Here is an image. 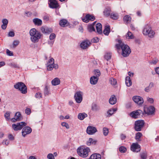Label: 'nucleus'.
Listing matches in <instances>:
<instances>
[{
    "mask_svg": "<svg viewBox=\"0 0 159 159\" xmlns=\"http://www.w3.org/2000/svg\"><path fill=\"white\" fill-rule=\"evenodd\" d=\"M118 43L116 45L118 49L120 48L122 50V55L123 57H128L131 52V50L129 47L123 43L121 40H118Z\"/></svg>",
    "mask_w": 159,
    "mask_h": 159,
    "instance_id": "f257e3e1",
    "label": "nucleus"
},
{
    "mask_svg": "<svg viewBox=\"0 0 159 159\" xmlns=\"http://www.w3.org/2000/svg\"><path fill=\"white\" fill-rule=\"evenodd\" d=\"M30 34L31 36V40L34 43L38 42L42 35L40 32L35 28L31 29L30 31Z\"/></svg>",
    "mask_w": 159,
    "mask_h": 159,
    "instance_id": "f03ea898",
    "label": "nucleus"
},
{
    "mask_svg": "<svg viewBox=\"0 0 159 159\" xmlns=\"http://www.w3.org/2000/svg\"><path fill=\"white\" fill-rule=\"evenodd\" d=\"M143 33L145 35H148L150 38H152L154 37L155 33L152 30L151 27L150 25H146L144 26L143 31Z\"/></svg>",
    "mask_w": 159,
    "mask_h": 159,
    "instance_id": "7ed1b4c3",
    "label": "nucleus"
},
{
    "mask_svg": "<svg viewBox=\"0 0 159 159\" xmlns=\"http://www.w3.org/2000/svg\"><path fill=\"white\" fill-rule=\"evenodd\" d=\"M90 151V149L88 147L83 148L80 147H79L77 150V152L78 155L80 156L83 157H87L88 156L89 152Z\"/></svg>",
    "mask_w": 159,
    "mask_h": 159,
    "instance_id": "20e7f679",
    "label": "nucleus"
},
{
    "mask_svg": "<svg viewBox=\"0 0 159 159\" xmlns=\"http://www.w3.org/2000/svg\"><path fill=\"white\" fill-rule=\"evenodd\" d=\"M14 87L18 89L23 94H25L27 93V88L25 84L23 82H19L14 85Z\"/></svg>",
    "mask_w": 159,
    "mask_h": 159,
    "instance_id": "39448f33",
    "label": "nucleus"
},
{
    "mask_svg": "<svg viewBox=\"0 0 159 159\" xmlns=\"http://www.w3.org/2000/svg\"><path fill=\"white\" fill-rule=\"evenodd\" d=\"M144 122L143 120H138L136 121L134 123V129L137 131H139L141 130L142 129L144 126Z\"/></svg>",
    "mask_w": 159,
    "mask_h": 159,
    "instance_id": "423d86ee",
    "label": "nucleus"
},
{
    "mask_svg": "<svg viewBox=\"0 0 159 159\" xmlns=\"http://www.w3.org/2000/svg\"><path fill=\"white\" fill-rule=\"evenodd\" d=\"M27 124L24 122H21L16 124L12 125V127L15 131L21 130Z\"/></svg>",
    "mask_w": 159,
    "mask_h": 159,
    "instance_id": "0eeeda50",
    "label": "nucleus"
},
{
    "mask_svg": "<svg viewBox=\"0 0 159 159\" xmlns=\"http://www.w3.org/2000/svg\"><path fill=\"white\" fill-rule=\"evenodd\" d=\"M143 113L141 110L133 111L130 113V115L133 118L136 119L139 118L140 116H142Z\"/></svg>",
    "mask_w": 159,
    "mask_h": 159,
    "instance_id": "6e6552de",
    "label": "nucleus"
},
{
    "mask_svg": "<svg viewBox=\"0 0 159 159\" xmlns=\"http://www.w3.org/2000/svg\"><path fill=\"white\" fill-rule=\"evenodd\" d=\"M83 93L81 91L76 92L74 95V98L76 102L77 103H80L82 100Z\"/></svg>",
    "mask_w": 159,
    "mask_h": 159,
    "instance_id": "1a4fd4ad",
    "label": "nucleus"
},
{
    "mask_svg": "<svg viewBox=\"0 0 159 159\" xmlns=\"http://www.w3.org/2000/svg\"><path fill=\"white\" fill-rule=\"evenodd\" d=\"M91 43L88 40H84L80 44V47L83 49H86L90 46Z\"/></svg>",
    "mask_w": 159,
    "mask_h": 159,
    "instance_id": "9d476101",
    "label": "nucleus"
},
{
    "mask_svg": "<svg viewBox=\"0 0 159 159\" xmlns=\"http://www.w3.org/2000/svg\"><path fill=\"white\" fill-rule=\"evenodd\" d=\"M95 19V17L94 16L89 14H87L85 17L82 18V21L85 23L88 22L90 20L93 21Z\"/></svg>",
    "mask_w": 159,
    "mask_h": 159,
    "instance_id": "9b49d317",
    "label": "nucleus"
},
{
    "mask_svg": "<svg viewBox=\"0 0 159 159\" xmlns=\"http://www.w3.org/2000/svg\"><path fill=\"white\" fill-rule=\"evenodd\" d=\"M48 4L49 7L53 9L57 8L59 6L57 0H48Z\"/></svg>",
    "mask_w": 159,
    "mask_h": 159,
    "instance_id": "f8f14e48",
    "label": "nucleus"
},
{
    "mask_svg": "<svg viewBox=\"0 0 159 159\" xmlns=\"http://www.w3.org/2000/svg\"><path fill=\"white\" fill-rule=\"evenodd\" d=\"M31 128L29 126H25L22 129V135L25 137L27 134H30L32 132Z\"/></svg>",
    "mask_w": 159,
    "mask_h": 159,
    "instance_id": "ddd939ff",
    "label": "nucleus"
},
{
    "mask_svg": "<svg viewBox=\"0 0 159 159\" xmlns=\"http://www.w3.org/2000/svg\"><path fill=\"white\" fill-rule=\"evenodd\" d=\"M133 100L139 105L142 104L143 102V100L142 98L138 96H134L133 97Z\"/></svg>",
    "mask_w": 159,
    "mask_h": 159,
    "instance_id": "4468645a",
    "label": "nucleus"
},
{
    "mask_svg": "<svg viewBox=\"0 0 159 159\" xmlns=\"http://www.w3.org/2000/svg\"><path fill=\"white\" fill-rule=\"evenodd\" d=\"M22 117L20 112H16L14 116V117L11 119V121L15 122L16 121H19L21 120Z\"/></svg>",
    "mask_w": 159,
    "mask_h": 159,
    "instance_id": "2eb2a0df",
    "label": "nucleus"
},
{
    "mask_svg": "<svg viewBox=\"0 0 159 159\" xmlns=\"http://www.w3.org/2000/svg\"><path fill=\"white\" fill-rule=\"evenodd\" d=\"M131 150L137 152L140 151V146L137 143H133L131 147Z\"/></svg>",
    "mask_w": 159,
    "mask_h": 159,
    "instance_id": "dca6fc26",
    "label": "nucleus"
},
{
    "mask_svg": "<svg viewBox=\"0 0 159 159\" xmlns=\"http://www.w3.org/2000/svg\"><path fill=\"white\" fill-rule=\"evenodd\" d=\"M97 131L96 128L92 126H89L87 128L86 132L89 134H93Z\"/></svg>",
    "mask_w": 159,
    "mask_h": 159,
    "instance_id": "f3484780",
    "label": "nucleus"
},
{
    "mask_svg": "<svg viewBox=\"0 0 159 159\" xmlns=\"http://www.w3.org/2000/svg\"><path fill=\"white\" fill-rule=\"evenodd\" d=\"M154 111L155 108L152 106L149 107L144 110L145 113L148 115H152L154 113Z\"/></svg>",
    "mask_w": 159,
    "mask_h": 159,
    "instance_id": "a211bd4d",
    "label": "nucleus"
},
{
    "mask_svg": "<svg viewBox=\"0 0 159 159\" xmlns=\"http://www.w3.org/2000/svg\"><path fill=\"white\" fill-rule=\"evenodd\" d=\"M99 78L98 77L93 76L90 78V82L91 84L94 85L96 84L98 81Z\"/></svg>",
    "mask_w": 159,
    "mask_h": 159,
    "instance_id": "6ab92c4d",
    "label": "nucleus"
},
{
    "mask_svg": "<svg viewBox=\"0 0 159 159\" xmlns=\"http://www.w3.org/2000/svg\"><path fill=\"white\" fill-rule=\"evenodd\" d=\"M33 22L34 24L36 25L39 26L42 24V20L38 18H34L33 19Z\"/></svg>",
    "mask_w": 159,
    "mask_h": 159,
    "instance_id": "aec40b11",
    "label": "nucleus"
},
{
    "mask_svg": "<svg viewBox=\"0 0 159 159\" xmlns=\"http://www.w3.org/2000/svg\"><path fill=\"white\" fill-rule=\"evenodd\" d=\"M97 142V140L92 138H90L89 139V140L86 142V144L88 146H90L92 144H95Z\"/></svg>",
    "mask_w": 159,
    "mask_h": 159,
    "instance_id": "412c9836",
    "label": "nucleus"
},
{
    "mask_svg": "<svg viewBox=\"0 0 159 159\" xmlns=\"http://www.w3.org/2000/svg\"><path fill=\"white\" fill-rule=\"evenodd\" d=\"M96 29L98 33L99 34L102 33V25L100 23H97L96 25Z\"/></svg>",
    "mask_w": 159,
    "mask_h": 159,
    "instance_id": "4be33fe9",
    "label": "nucleus"
},
{
    "mask_svg": "<svg viewBox=\"0 0 159 159\" xmlns=\"http://www.w3.org/2000/svg\"><path fill=\"white\" fill-rule=\"evenodd\" d=\"M116 102V99L114 95H112L109 100V103L111 105H114Z\"/></svg>",
    "mask_w": 159,
    "mask_h": 159,
    "instance_id": "5701e85b",
    "label": "nucleus"
},
{
    "mask_svg": "<svg viewBox=\"0 0 159 159\" xmlns=\"http://www.w3.org/2000/svg\"><path fill=\"white\" fill-rule=\"evenodd\" d=\"M60 80L58 78H55L52 80L51 83L53 85L56 86L58 85L60 83Z\"/></svg>",
    "mask_w": 159,
    "mask_h": 159,
    "instance_id": "b1692460",
    "label": "nucleus"
},
{
    "mask_svg": "<svg viewBox=\"0 0 159 159\" xmlns=\"http://www.w3.org/2000/svg\"><path fill=\"white\" fill-rule=\"evenodd\" d=\"M2 22L3 24L1 26V28L3 30H5L8 23V20L6 19H4L2 20Z\"/></svg>",
    "mask_w": 159,
    "mask_h": 159,
    "instance_id": "393cba45",
    "label": "nucleus"
},
{
    "mask_svg": "<svg viewBox=\"0 0 159 159\" xmlns=\"http://www.w3.org/2000/svg\"><path fill=\"white\" fill-rule=\"evenodd\" d=\"M89 159H101V155L98 154H93L91 156Z\"/></svg>",
    "mask_w": 159,
    "mask_h": 159,
    "instance_id": "a878e982",
    "label": "nucleus"
},
{
    "mask_svg": "<svg viewBox=\"0 0 159 159\" xmlns=\"http://www.w3.org/2000/svg\"><path fill=\"white\" fill-rule=\"evenodd\" d=\"M125 83L127 86L129 87L132 84V82L129 76H127L125 78Z\"/></svg>",
    "mask_w": 159,
    "mask_h": 159,
    "instance_id": "bb28decb",
    "label": "nucleus"
},
{
    "mask_svg": "<svg viewBox=\"0 0 159 159\" xmlns=\"http://www.w3.org/2000/svg\"><path fill=\"white\" fill-rule=\"evenodd\" d=\"M154 86V84L152 82H150L148 86L146 87L144 89V91L146 92H149L151 89Z\"/></svg>",
    "mask_w": 159,
    "mask_h": 159,
    "instance_id": "cd10ccee",
    "label": "nucleus"
},
{
    "mask_svg": "<svg viewBox=\"0 0 159 159\" xmlns=\"http://www.w3.org/2000/svg\"><path fill=\"white\" fill-rule=\"evenodd\" d=\"M67 20L65 19H62L61 20L59 23V25L61 27H64L67 24Z\"/></svg>",
    "mask_w": 159,
    "mask_h": 159,
    "instance_id": "c85d7f7f",
    "label": "nucleus"
},
{
    "mask_svg": "<svg viewBox=\"0 0 159 159\" xmlns=\"http://www.w3.org/2000/svg\"><path fill=\"white\" fill-rule=\"evenodd\" d=\"M91 110L93 111H96L100 110V107L95 103H93L91 106Z\"/></svg>",
    "mask_w": 159,
    "mask_h": 159,
    "instance_id": "c756f323",
    "label": "nucleus"
},
{
    "mask_svg": "<svg viewBox=\"0 0 159 159\" xmlns=\"http://www.w3.org/2000/svg\"><path fill=\"white\" fill-rule=\"evenodd\" d=\"M41 30L43 33L49 34L50 33L52 32V30H50L48 28H44L42 27L41 28Z\"/></svg>",
    "mask_w": 159,
    "mask_h": 159,
    "instance_id": "7c9ffc66",
    "label": "nucleus"
},
{
    "mask_svg": "<svg viewBox=\"0 0 159 159\" xmlns=\"http://www.w3.org/2000/svg\"><path fill=\"white\" fill-rule=\"evenodd\" d=\"M87 116V115L84 113H80L78 115V117L80 120H82Z\"/></svg>",
    "mask_w": 159,
    "mask_h": 159,
    "instance_id": "2f4dec72",
    "label": "nucleus"
},
{
    "mask_svg": "<svg viewBox=\"0 0 159 159\" xmlns=\"http://www.w3.org/2000/svg\"><path fill=\"white\" fill-rule=\"evenodd\" d=\"M110 32V27L109 26H106L103 31V33L106 35H108Z\"/></svg>",
    "mask_w": 159,
    "mask_h": 159,
    "instance_id": "473e14b6",
    "label": "nucleus"
},
{
    "mask_svg": "<svg viewBox=\"0 0 159 159\" xmlns=\"http://www.w3.org/2000/svg\"><path fill=\"white\" fill-rule=\"evenodd\" d=\"M140 156L141 159H146L147 157V152L145 151L141 152Z\"/></svg>",
    "mask_w": 159,
    "mask_h": 159,
    "instance_id": "72a5a7b5",
    "label": "nucleus"
},
{
    "mask_svg": "<svg viewBox=\"0 0 159 159\" xmlns=\"http://www.w3.org/2000/svg\"><path fill=\"white\" fill-rule=\"evenodd\" d=\"M142 136V134L140 132H137L136 133L135 136V139L137 141H140L141 140L140 138Z\"/></svg>",
    "mask_w": 159,
    "mask_h": 159,
    "instance_id": "f704fd0d",
    "label": "nucleus"
},
{
    "mask_svg": "<svg viewBox=\"0 0 159 159\" xmlns=\"http://www.w3.org/2000/svg\"><path fill=\"white\" fill-rule=\"evenodd\" d=\"M111 11V10L110 9L106 8L103 11L104 14L105 16L108 17L110 15V16Z\"/></svg>",
    "mask_w": 159,
    "mask_h": 159,
    "instance_id": "c9c22d12",
    "label": "nucleus"
},
{
    "mask_svg": "<svg viewBox=\"0 0 159 159\" xmlns=\"http://www.w3.org/2000/svg\"><path fill=\"white\" fill-rule=\"evenodd\" d=\"M131 17L129 15H126L124 16L123 20L124 21L126 22L127 23H129L131 21Z\"/></svg>",
    "mask_w": 159,
    "mask_h": 159,
    "instance_id": "e433bc0d",
    "label": "nucleus"
},
{
    "mask_svg": "<svg viewBox=\"0 0 159 159\" xmlns=\"http://www.w3.org/2000/svg\"><path fill=\"white\" fill-rule=\"evenodd\" d=\"M110 17L113 19L116 20L118 19V16L117 13H111L110 15Z\"/></svg>",
    "mask_w": 159,
    "mask_h": 159,
    "instance_id": "4c0bfd02",
    "label": "nucleus"
},
{
    "mask_svg": "<svg viewBox=\"0 0 159 159\" xmlns=\"http://www.w3.org/2000/svg\"><path fill=\"white\" fill-rule=\"evenodd\" d=\"M48 88L49 87L47 85L45 86L44 90V94L45 96L48 95L49 93Z\"/></svg>",
    "mask_w": 159,
    "mask_h": 159,
    "instance_id": "58836bf2",
    "label": "nucleus"
},
{
    "mask_svg": "<svg viewBox=\"0 0 159 159\" xmlns=\"http://www.w3.org/2000/svg\"><path fill=\"white\" fill-rule=\"evenodd\" d=\"M109 82L112 85H115L117 83L116 79L113 78H111L110 79Z\"/></svg>",
    "mask_w": 159,
    "mask_h": 159,
    "instance_id": "ea45409f",
    "label": "nucleus"
},
{
    "mask_svg": "<svg viewBox=\"0 0 159 159\" xmlns=\"http://www.w3.org/2000/svg\"><path fill=\"white\" fill-rule=\"evenodd\" d=\"M88 30L89 32L95 31L94 27L92 25H89L88 26Z\"/></svg>",
    "mask_w": 159,
    "mask_h": 159,
    "instance_id": "a19ab883",
    "label": "nucleus"
},
{
    "mask_svg": "<svg viewBox=\"0 0 159 159\" xmlns=\"http://www.w3.org/2000/svg\"><path fill=\"white\" fill-rule=\"evenodd\" d=\"M126 38L128 37V38L129 39H132L134 38V35L131 32L129 31L126 35Z\"/></svg>",
    "mask_w": 159,
    "mask_h": 159,
    "instance_id": "79ce46f5",
    "label": "nucleus"
},
{
    "mask_svg": "<svg viewBox=\"0 0 159 159\" xmlns=\"http://www.w3.org/2000/svg\"><path fill=\"white\" fill-rule=\"evenodd\" d=\"M103 132L105 136L107 135L109 133V130L107 128L104 127L103 128Z\"/></svg>",
    "mask_w": 159,
    "mask_h": 159,
    "instance_id": "37998d69",
    "label": "nucleus"
},
{
    "mask_svg": "<svg viewBox=\"0 0 159 159\" xmlns=\"http://www.w3.org/2000/svg\"><path fill=\"white\" fill-rule=\"evenodd\" d=\"M95 72V75L94 76L98 77V78H99V77L100 75H101V73L100 71L98 69H96L94 71Z\"/></svg>",
    "mask_w": 159,
    "mask_h": 159,
    "instance_id": "c03bdc74",
    "label": "nucleus"
},
{
    "mask_svg": "<svg viewBox=\"0 0 159 159\" xmlns=\"http://www.w3.org/2000/svg\"><path fill=\"white\" fill-rule=\"evenodd\" d=\"M10 112H7L4 114V116L7 120H9L10 119Z\"/></svg>",
    "mask_w": 159,
    "mask_h": 159,
    "instance_id": "a18cd8bd",
    "label": "nucleus"
},
{
    "mask_svg": "<svg viewBox=\"0 0 159 159\" xmlns=\"http://www.w3.org/2000/svg\"><path fill=\"white\" fill-rule=\"evenodd\" d=\"M119 151L122 153H124L126 151V148L124 147L121 146L119 148Z\"/></svg>",
    "mask_w": 159,
    "mask_h": 159,
    "instance_id": "49530a36",
    "label": "nucleus"
},
{
    "mask_svg": "<svg viewBox=\"0 0 159 159\" xmlns=\"http://www.w3.org/2000/svg\"><path fill=\"white\" fill-rule=\"evenodd\" d=\"M111 57V54L110 53H107L104 56L105 58L107 61L110 59Z\"/></svg>",
    "mask_w": 159,
    "mask_h": 159,
    "instance_id": "de8ad7c7",
    "label": "nucleus"
},
{
    "mask_svg": "<svg viewBox=\"0 0 159 159\" xmlns=\"http://www.w3.org/2000/svg\"><path fill=\"white\" fill-rule=\"evenodd\" d=\"M54 68L53 66V64H48L47 66V69L48 70H51Z\"/></svg>",
    "mask_w": 159,
    "mask_h": 159,
    "instance_id": "09e8293b",
    "label": "nucleus"
},
{
    "mask_svg": "<svg viewBox=\"0 0 159 159\" xmlns=\"http://www.w3.org/2000/svg\"><path fill=\"white\" fill-rule=\"evenodd\" d=\"M113 111L112 110V109H109L107 112V116L109 117L113 114Z\"/></svg>",
    "mask_w": 159,
    "mask_h": 159,
    "instance_id": "8fccbe9b",
    "label": "nucleus"
},
{
    "mask_svg": "<svg viewBox=\"0 0 159 159\" xmlns=\"http://www.w3.org/2000/svg\"><path fill=\"white\" fill-rule=\"evenodd\" d=\"M10 66L14 68H19V65L16 64L14 63H12L10 64Z\"/></svg>",
    "mask_w": 159,
    "mask_h": 159,
    "instance_id": "3c124183",
    "label": "nucleus"
},
{
    "mask_svg": "<svg viewBox=\"0 0 159 159\" xmlns=\"http://www.w3.org/2000/svg\"><path fill=\"white\" fill-rule=\"evenodd\" d=\"M19 43L20 42L19 41L14 40L13 43V48H15L19 44Z\"/></svg>",
    "mask_w": 159,
    "mask_h": 159,
    "instance_id": "603ef678",
    "label": "nucleus"
},
{
    "mask_svg": "<svg viewBox=\"0 0 159 159\" xmlns=\"http://www.w3.org/2000/svg\"><path fill=\"white\" fill-rule=\"evenodd\" d=\"M158 59L155 58L154 59H152L151 61L150 62V63L151 64L155 65L158 62Z\"/></svg>",
    "mask_w": 159,
    "mask_h": 159,
    "instance_id": "864d4df0",
    "label": "nucleus"
},
{
    "mask_svg": "<svg viewBox=\"0 0 159 159\" xmlns=\"http://www.w3.org/2000/svg\"><path fill=\"white\" fill-rule=\"evenodd\" d=\"M61 125L65 127L67 129H69L70 128L69 125L66 122H62L61 124Z\"/></svg>",
    "mask_w": 159,
    "mask_h": 159,
    "instance_id": "5fc2aeb1",
    "label": "nucleus"
},
{
    "mask_svg": "<svg viewBox=\"0 0 159 159\" xmlns=\"http://www.w3.org/2000/svg\"><path fill=\"white\" fill-rule=\"evenodd\" d=\"M6 52L7 54L9 56H13V52L8 49L6 50Z\"/></svg>",
    "mask_w": 159,
    "mask_h": 159,
    "instance_id": "6e6d98bb",
    "label": "nucleus"
},
{
    "mask_svg": "<svg viewBox=\"0 0 159 159\" xmlns=\"http://www.w3.org/2000/svg\"><path fill=\"white\" fill-rule=\"evenodd\" d=\"M47 157L48 159H55L52 153H49L48 154Z\"/></svg>",
    "mask_w": 159,
    "mask_h": 159,
    "instance_id": "4d7b16f0",
    "label": "nucleus"
},
{
    "mask_svg": "<svg viewBox=\"0 0 159 159\" xmlns=\"http://www.w3.org/2000/svg\"><path fill=\"white\" fill-rule=\"evenodd\" d=\"M25 113L27 115H30L31 113V110L30 108H27L25 110Z\"/></svg>",
    "mask_w": 159,
    "mask_h": 159,
    "instance_id": "13d9d810",
    "label": "nucleus"
},
{
    "mask_svg": "<svg viewBox=\"0 0 159 159\" xmlns=\"http://www.w3.org/2000/svg\"><path fill=\"white\" fill-rule=\"evenodd\" d=\"M99 41V39L97 37L94 38L92 40V42L94 43H97Z\"/></svg>",
    "mask_w": 159,
    "mask_h": 159,
    "instance_id": "bf43d9fd",
    "label": "nucleus"
},
{
    "mask_svg": "<svg viewBox=\"0 0 159 159\" xmlns=\"http://www.w3.org/2000/svg\"><path fill=\"white\" fill-rule=\"evenodd\" d=\"M56 37V35L54 33L51 34L49 36V39L52 40L54 39Z\"/></svg>",
    "mask_w": 159,
    "mask_h": 159,
    "instance_id": "052dcab7",
    "label": "nucleus"
},
{
    "mask_svg": "<svg viewBox=\"0 0 159 159\" xmlns=\"http://www.w3.org/2000/svg\"><path fill=\"white\" fill-rule=\"evenodd\" d=\"M35 97L36 98H40L42 97V95L41 93H38L35 94Z\"/></svg>",
    "mask_w": 159,
    "mask_h": 159,
    "instance_id": "680f3d73",
    "label": "nucleus"
},
{
    "mask_svg": "<svg viewBox=\"0 0 159 159\" xmlns=\"http://www.w3.org/2000/svg\"><path fill=\"white\" fill-rule=\"evenodd\" d=\"M54 63V59L53 58H51L49 61H48V63H47L48 64H53Z\"/></svg>",
    "mask_w": 159,
    "mask_h": 159,
    "instance_id": "e2e57ef3",
    "label": "nucleus"
},
{
    "mask_svg": "<svg viewBox=\"0 0 159 159\" xmlns=\"http://www.w3.org/2000/svg\"><path fill=\"white\" fill-rule=\"evenodd\" d=\"M8 35L10 37H13L15 35V33L13 31H10L8 33Z\"/></svg>",
    "mask_w": 159,
    "mask_h": 159,
    "instance_id": "0e129e2a",
    "label": "nucleus"
},
{
    "mask_svg": "<svg viewBox=\"0 0 159 159\" xmlns=\"http://www.w3.org/2000/svg\"><path fill=\"white\" fill-rule=\"evenodd\" d=\"M9 143V141L7 140H4L2 142V144L3 145H7Z\"/></svg>",
    "mask_w": 159,
    "mask_h": 159,
    "instance_id": "69168bd1",
    "label": "nucleus"
},
{
    "mask_svg": "<svg viewBox=\"0 0 159 159\" xmlns=\"http://www.w3.org/2000/svg\"><path fill=\"white\" fill-rule=\"evenodd\" d=\"M147 101L149 102L150 103H152L153 102L154 100L153 98H147Z\"/></svg>",
    "mask_w": 159,
    "mask_h": 159,
    "instance_id": "338daca9",
    "label": "nucleus"
},
{
    "mask_svg": "<svg viewBox=\"0 0 159 159\" xmlns=\"http://www.w3.org/2000/svg\"><path fill=\"white\" fill-rule=\"evenodd\" d=\"M126 138V136L123 134H121L120 135V138L121 140H124Z\"/></svg>",
    "mask_w": 159,
    "mask_h": 159,
    "instance_id": "774afa93",
    "label": "nucleus"
}]
</instances>
